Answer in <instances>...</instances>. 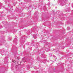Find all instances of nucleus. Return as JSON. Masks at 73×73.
I'll list each match as a JSON object with an SVG mask.
<instances>
[{
	"label": "nucleus",
	"instance_id": "1",
	"mask_svg": "<svg viewBox=\"0 0 73 73\" xmlns=\"http://www.w3.org/2000/svg\"><path fill=\"white\" fill-rule=\"evenodd\" d=\"M58 1L60 2L61 5H64L67 4L68 0H58Z\"/></svg>",
	"mask_w": 73,
	"mask_h": 73
},
{
	"label": "nucleus",
	"instance_id": "2",
	"mask_svg": "<svg viewBox=\"0 0 73 73\" xmlns=\"http://www.w3.org/2000/svg\"><path fill=\"white\" fill-rule=\"evenodd\" d=\"M25 38H27V37L25 38V36H23L22 38L20 39V42L21 44V46H22V45L23 44H24V40H25Z\"/></svg>",
	"mask_w": 73,
	"mask_h": 73
},
{
	"label": "nucleus",
	"instance_id": "3",
	"mask_svg": "<svg viewBox=\"0 0 73 73\" xmlns=\"http://www.w3.org/2000/svg\"><path fill=\"white\" fill-rule=\"evenodd\" d=\"M3 37V38L1 39L0 40V42H2V43H4L5 42V38L4 37L2 36V37Z\"/></svg>",
	"mask_w": 73,
	"mask_h": 73
},
{
	"label": "nucleus",
	"instance_id": "4",
	"mask_svg": "<svg viewBox=\"0 0 73 73\" xmlns=\"http://www.w3.org/2000/svg\"><path fill=\"white\" fill-rule=\"evenodd\" d=\"M18 42L17 41V39L15 38L14 39L13 43H15V44H16Z\"/></svg>",
	"mask_w": 73,
	"mask_h": 73
},
{
	"label": "nucleus",
	"instance_id": "5",
	"mask_svg": "<svg viewBox=\"0 0 73 73\" xmlns=\"http://www.w3.org/2000/svg\"><path fill=\"white\" fill-rule=\"evenodd\" d=\"M32 31L31 30H30L28 31L27 32V34L28 35H30V34H31V33H32Z\"/></svg>",
	"mask_w": 73,
	"mask_h": 73
},
{
	"label": "nucleus",
	"instance_id": "6",
	"mask_svg": "<svg viewBox=\"0 0 73 73\" xmlns=\"http://www.w3.org/2000/svg\"><path fill=\"white\" fill-rule=\"evenodd\" d=\"M33 37L34 38H35V39L36 38V37H37L36 36V35H33Z\"/></svg>",
	"mask_w": 73,
	"mask_h": 73
},
{
	"label": "nucleus",
	"instance_id": "7",
	"mask_svg": "<svg viewBox=\"0 0 73 73\" xmlns=\"http://www.w3.org/2000/svg\"><path fill=\"white\" fill-rule=\"evenodd\" d=\"M13 62H14V63H15V64H16V61H15V60L13 61Z\"/></svg>",
	"mask_w": 73,
	"mask_h": 73
},
{
	"label": "nucleus",
	"instance_id": "8",
	"mask_svg": "<svg viewBox=\"0 0 73 73\" xmlns=\"http://www.w3.org/2000/svg\"><path fill=\"white\" fill-rule=\"evenodd\" d=\"M27 68H30V66H27Z\"/></svg>",
	"mask_w": 73,
	"mask_h": 73
},
{
	"label": "nucleus",
	"instance_id": "9",
	"mask_svg": "<svg viewBox=\"0 0 73 73\" xmlns=\"http://www.w3.org/2000/svg\"><path fill=\"white\" fill-rule=\"evenodd\" d=\"M70 29V27H67V29H68V30H69Z\"/></svg>",
	"mask_w": 73,
	"mask_h": 73
},
{
	"label": "nucleus",
	"instance_id": "10",
	"mask_svg": "<svg viewBox=\"0 0 73 73\" xmlns=\"http://www.w3.org/2000/svg\"><path fill=\"white\" fill-rule=\"evenodd\" d=\"M49 54L50 56H52V54L51 53H50Z\"/></svg>",
	"mask_w": 73,
	"mask_h": 73
},
{
	"label": "nucleus",
	"instance_id": "11",
	"mask_svg": "<svg viewBox=\"0 0 73 73\" xmlns=\"http://www.w3.org/2000/svg\"><path fill=\"white\" fill-rule=\"evenodd\" d=\"M34 68L35 69H37V67H36V66L35 67H34Z\"/></svg>",
	"mask_w": 73,
	"mask_h": 73
},
{
	"label": "nucleus",
	"instance_id": "12",
	"mask_svg": "<svg viewBox=\"0 0 73 73\" xmlns=\"http://www.w3.org/2000/svg\"><path fill=\"white\" fill-rule=\"evenodd\" d=\"M42 55L43 57H45V54H42Z\"/></svg>",
	"mask_w": 73,
	"mask_h": 73
},
{
	"label": "nucleus",
	"instance_id": "13",
	"mask_svg": "<svg viewBox=\"0 0 73 73\" xmlns=\"http://www.w3.org/2000/svg\"><path fill=\"white\" fill-rule=\"evenodd\" d=\"M6 23L5 22V21H3V23L4 24H5V23Z\"/></svg>",
	"mask_w": 73,
	"mask_h": 73
},
{
	"label": "nucleus",
	"instance_id": "14",
	"mask_svg": "<svg viewBox=\"0 0 73 73\" xmlns=\"http://www.w3.org/2000/svg\"><path fill=\"white\" fill-rule=\"evenodd\" d=\"M17 58V60H20V58H18V57Z\"/></svg>",
	"mask_w": 73,
	"mask_h": 73
},
{
	"label": "nucleus",
	"instance_id": "15",
	"mask_svg": "<svg viewBox=\"0 0 73 73\" xmlns=\"http://www.w3.org/2000/svg\"><path fill=\"white\" fill-rule=\"evenodd\" d=\"M29 43H27V45H29Z\"/></svg>",
	"mask_w": 73,
	"mask_h": 73
},
{
	"label": "nucleus",
	"instance_id": "16",
	"mask_svg": "<svg viewBox=\"0 0 73 73\" xmlns=\"http://www.w3.org/2000/svg\"><path fill=\"white\" fill-rule=\"evenodd\" d=\"M72 8H73V3L72 4Z\"/></svg>",
	"mask_w": 73,
	"mask_h": 73
},
{
	"label": "nucleus",
	"instance_id": "17",
	"mask_svg": "<svg viewBox=\"0 0 73 73\" xmlns=\"http://www.w3.org/2000/svg\"><path fill=\"white\" fill-rule=\"evenodd\" d=\"M29 7H32V6H29Z\"/></svg>",
	"mask_w": 73,
	"mask_h": 73
},
{
	"label": "nucleus",
	"instance_id": "18",
	"mask_svg": "<svg viewBox=\"0 0 73 73\" xmlns=\"http://www.w3.org/2000/svg\"><path fill=\"white\" fill-rule=\"evenodd\" d=\"M6 57H5V58H6Z\"/></svg>",
	"mask_w": 73,
	"mask_h": 73
},
{
	"label": "nucleus",
	"instance_id": "19",
	"mask_svg": "<svg viewBox=\"0 0 73 73\" xmlns=\"http://www.w3.org/2000/svg\"><path fill=\"white\" fill-rule=\"evenodd\" d=\"M4 54V53H3Z\"/></svg>",
	"mask_w": 73,
	"mask_h": 73
},
{
	"label": "nucleus",
	"instance_id": "20",
	"mask_svg": "<svg viewBox=\"0 0 73 73\" xmlns=\"http://www.w3.org/2000/svg\"><path fill=\"white\" fill-rule=\"evenodd\" d=\"M0 29H1V28H0Z\"/></svg>",
	"mask_w": 73,
	"mask_h": 73
}]
</instances>
